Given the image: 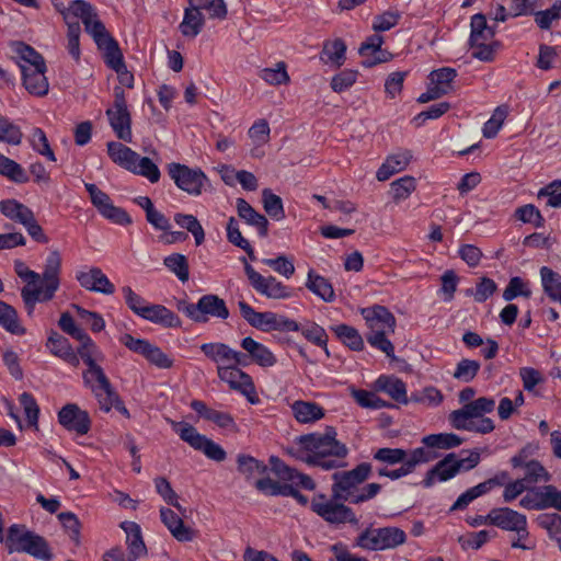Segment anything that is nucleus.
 Instances as JSON below:
<instances>
[{
	"instance_id": "1",
	"label": "nucleus",
	"mask_w": 561,
	"mask_h": 561,
	"mask_svg": "<svg viewBox=\"0 0 561 561\" xmlns=\"http://www.w3.org/2000/svg\"><path fill=\"white\" fill-rule=\"evenodd\" d=\"M336 431L327 428L324 433H310L297 437L294 442L293 454L299 460L320 467L323 470H332L343 466L347 456V447L336 439Z\"/></svg>"
},
{
	"instance_id": "2",
	"label": "nucleus",
	"mask_w": 561,
	"mask_h": 561,
	"mask_svg": "<svg viewBox=\"0 0 561 561\" xmlns=\"http://www.w3.org/2000/svg\"><path fill=\"white\" fill-rule=\"evenodd\" d=\"M15 61L21 71V81L25 90L33 96L43 98L48 94L49 82L46 77L47 66L44 57L32 46L22 42L12 45Z\"/></svg>"
},
{
	"instance_id": "3",
	"label": "nucleus",
	"mask_w": 561,
	"mask_h": 561,
	"mask_svg": "<svg viewBox=\"0 0 561 561\" xmlns=\"http://www.w3.org/2000/svg\"><path fill=\"white\" fill-rule=\"evenodd\" d=\"M360 314L369 330L367 342L388 357H393L394 347L387 335L394 332V316L380 305L363 308L360 309Z\"/></svg>"
},
{
	"instance_id": "4",
	"label": "nucleus",
	"mask_w": 561,
	"mask_h": 561,
	"mask_svg": "<svg viewBox=\"0 0 561 561\" xmlns=\"http://www.w3.org/2000/svg\"><path fill=\"white\" fill-rule=\"evenodd\" d=\"M60 253L57 250H53L46 257L41 286L26 285L22 288L21 296L30 314L33 312L37 302L53 299L60 285Z\"/></svg>"
},
{
	"instance_id": "5",
	"label": "nucleus",
	"mask_w": 561,
	"mask_h": 561,
	"mask_svg": "<svg viewBox=\"0 0 561 561\" xmlns=\"http://www.w3.org/2000/svg\"><path fill=\"white\" fill-rule=\"evenodd\" d=\"M179 310L197 323H206L210 318L226 320L229 317L225 300L214 294L202 296L196 304L181 301Z\"/></svg>"
},
{
	"instance_id": "6",
	"label": "nucleus",
	"mask_w": 561,
	"mask_h": 561,
	"mask_svg": "<svg viewBox=\"0 0 561 561\" xmlns=\"http://www.w3.org/2000/svg\"><path fill=\"white\" fill-rule=\"evenodd\" d=\"M238 307L241 317L252 328L262 331H288L289 329H297V322L273 311H256L244 300L238 301Z\"/></svg>"
},
{
	"instance_id": "7",
	"label": "nucleus",
	"mask_w": 561,
	"mask_h": 561,
	"mask_svg": "<svg viewBox=\"0 0 561 561\" xmlns=\"http://www.w3.org/2000/svg\"><path fill=\"white\" fill-rule=\"evenodd\" d=\"M171 427L183 442L193 449L203 453L207 458L218 462L226 459L225 449L213 439L201 434L193 425L186 422L171 421Z\"/></svg>"
},
{
	"instance_id": "8",
	"label": "nucleus",
	"mask_w": 561,
	"mask_h": 561,
	"mask_svg": "<svg viewBox=\"0 0 561 561\" xmlns=\"http://www.w3.org/2000/svg\"><path fill=\"white\" fill-rule=\"evenodd\" d=\"M371 466L363 462L350 471L335 472L333 474L332 494L340 501L352 502L358 485L370 474Z\"/></svg>"
},
{
	"instance_id": "9",
	"label": "nucleus",
	"mask_w": 561,
	"mask_h": 561,
	"mask_svg": "<svg viewBox=\"0 0 561 561\" xmlns=\"http://www.w3.org/2000/svg\"><path fill=\"white\" fill-rule=\"evenodd\" d=\"M337 501L339 499H334L333 495L332 499H329L320 493L312 497L310 507L312 512L329 524L356 523L357 518L354 512Z\"/></svg>"
},
{
	"instance_id": "10",
	"label": "nucleus",
	"mask_w": 561,
	"mask_h": 561,
	"mask_svg": "<svg viewBox=\"0 0 561 561\" xmlns=\"http://www.w3.org/2000/svg\"><path fill=\"white\" fill-rule=\"evenodd\" d=\"M240 366L237 364L217 366V376L231 390L244 396L250 403L256 404L259 397L252 377L243 371Z\"/></svg>"
},
{
	"instance_id": "11",
	"label": "nucleus",
	"mask_w": 561,
	"mask_h": 561,
	"mask_svg": "<svg viewBox=\"0 0 561 561\" xmlns=\"http://www.w3.org/2000/svg\"><path fill=\"white\" fill-rule=\"evenodd\" d=\"M168 173L181 191L193 196H199L208 183L207 175L201 169H192L181 163H170Z\"/></svg>"
},
{
	"instance_id": "12",
	"label": "nucleus",
	"mask_w": 561,
	"mask_h": 561,
	"mask_svg": "<svg viewBox=\"0 0 561 561\" xmlns=\"http://www.w3.org/2000/svg\"><path fill=\"white\" fill-rule=\"evenodd\" d=\"M106 115L116 136L126 142H131L130 114L125 93L119 87L114 89V103L106 110Z\"/></svg>"
},
{
	"instance_id": "13",
	"label": "nucleus",
	"mask_w": 561,
	"mask_h": 561,
	"mask_svg": "<svg viewBox=\"0 0 561 561\" xmlns=\"http://www.w3.org/2000/svg\"><path fill=\"white\" fill-rule=\"evenodd\" d=\"M92 205L99 214L113 224L127 226L131 224L129 215L121 207L113 204L111 197L93 183L84 184Z\"/></svg>"
},
{
	"instance_id": "14",
	"label": "nucleus",
	"mask_w": 561,
	"mask_h": 561,
	"mask_svg": "<svg viewBox=\"0 0 561 561\" xmlns=\"http://www.w3.org/2000/svg\"><path fill=\"white\" fill-rule=\"evenodd\" d=\"M494 408V399L481 397L466 403L461 409L453 411L449 414V422L456 430L469 428V422L483 417L484 414L491 413Z\"/></svg>"
},
{
	"instance_id": "15",
	"label": "nucleus",
	"mask_w": 561,
	"mask_h": 561,
	"mask_svg": "<svg viewBox=\"0 0 561 561\" xmlns=\"http://www.w3.org/2000/svg\"><path fill=\"white\" fill-rule=\"evenodd\" d=\"M244 272L251 286L260 295L270 299H287L291 297V289L274 276H263L248 263L244 264Z\"/></svg>"
},
{
	"instance_id": "16",
	"label": "nucleus",
	"mask_w": 561,
	"mask_h": 561,
	"mask_svg": "<svg viewBox=\"0 0 561 561\" xmlns=\"http://www.w3.org/2000/svg\"><path fill=\"white\" fill-rule=\"evenodd\" d=\"M83 381L94 393L101 409H108L114 399V389L100 365L88 367Z\"/></svg>"
},
{
	"instance_id": "17",
	"label": "nucleus",
	"mask_w": 561,
	"mask_h": 561,
	"mask_svg": "<svg viewBox=\"0 0 561 561\" xmlns=\"http://www.w3.org/2000/svg\"><path fill=\"white\" fill-rule=\"evenodd\" d=\"M436 455L424 447H417L409 453V457L397 469L389 470L387 468H379L377 473L379 477H387L390 480H399L407 477L414 471L415 467L420 463L430 462L435 459Z\"/></svg>"
},
{
	"instance_id": "18",
	"label": "nucleus",
	"mask_w": 561,
	"mask_h": 561,
	"mask_svg": "<svg viewBox=\"0 0 561 561\" xmlns=\"http://www.w3.org/2000/svg\"><path fill=\"white\" fill-rule=\"evenodd\" d=\"M58 421L66 430L78 435H85L91 427V420L87 411L75 403H68L58 412Z\"/></svg>"
},
{
	"instance_id": "19",
	"label": "nucleus",
	"mask_w": 561,
	"mask_h": 561,
	"mask_svg": "<svg viewBox=\"0 0 561 561\" xmlns=\"http://www.w3.org/2000/svg\"><path fill=\"white\" fill-rule=\"evenodd\" d=\"M201 351L217 366L230 364L247 365L243 353L221 342L204 343L201 345Z\"/></svg>"
},
{
	"instance_id": "20",
	"label": "nucleus",
	"mask_w": 561,
	"mask_h": 561,
	"mask_svg": "<svg viewBox=\"0 0 561 561\" xmlns=\"http://www.w3.org/2000/svg\"><path fill=\"white\" fill-rule=\"evenodd\" d=\"M76 279L81 287L89 291L112 295L115 286L100 267H84L77 272Z\"/></svg>"
},
{
	"instance_id": "21",
	"label": "nucleus",
	"mask_w": 561,
	"mask_h": 561,
	"mask_svg": "<svg viewBox=\"0 0 561 561\" xmlns=\"http://www.w3.org/2000/svg\"><path fill=\"white\" fill-rule=\"evenodd\" d=\"M489 524L507 531H524L527 518L524 514L510 507H497L489 512Z\"/></svg>"
},
{
	"instance_id": "22",
	"label": "nucleus",
	"mask_w": 561,
	"mask_h": 561,
	"mask_svg": "<svg viewBox=\"0 0 561 561\" xmlns=\"http://www.w3.org/2000/svg\"><path fill=\"white\" fill-rule=\"evenodd\" d=\"M240 346L245 352L247 362L249 358L251 363L263 368L273 367L277 363L276 355L266 345L251 336L243 337L240 341Z\"/></svg>"
},
{
	"instance_id": "23",
	"label": "nucleus",
	"mask_w": 561,
	"mask_h": 561,
	"mask_svg": "<svg viewBox=\"0 0 561 561\" xmlns=\"http://www.w3.org/2000/svg\"><path fill=\"white\" fill-rule=\"evenodd\" d=\"M191 408L199 417L213 422L219 428L229 432H238V425L230 413L209 408L199 400H193Z\"/></svg>"
},
{
	"instance_id": "24",
	"label": "nucleus",
	"mask_w": 561,
	"mask_h": 561,
	"mask_svg": "<svg viewBox=\"0 0 561 561\" xmlns=\"http://www.w3.org/2000/svg\"><path fill=\"white\" fill-rule=\"evenodd\" d=\"M458 473L456 455L448 454L426 473L422 483L425 488H431L437 482H445L453 479Z\"/></svg>"
},
{
	"instance_id": "25",
	"label": "nucleus",
	"mask_w": 561,
	"mask_h": 561,
	"mask_svg": "<svg viewBox=\"0 0 561 561\" xmlns=\"http://www.w3.org/2000/svg\"><path fill=\"white\" fill-rule=\"evenodd\" d=\"M374 388L376 391L387 393L394 401L408 404L410 398H408V390L405 383L394 376L381 375L375 382Z\"/></svg>"
},
{
	"instance_id": "26",
	"label": "nucleus",
	"mask_w": 561,
	"mask_h": 561,
	"mask_svg": "<svg viewBox=\"0 0 561 561\" xmlns=\"http://www.w3.org/2000/svg\"><path fill=\"white\" fill-rule=\"evenodd\" d=\"M121 528L126 534V546L131 561L147 554V547L142 540L140 526L135 522H123Z\"/></svg>"
},
{
	"instance_id": "27",
	"label": "nucleus",
	"mask_w": 561,
	"mask_h": 561,
	"mask_svg": "<svg viewBox=\"0 0 561 561\" xmlns=\"http://www.w3.org/2000/svg\"><path fill=\"white\" fill-rule=\"evenodd\" d=\"M139 317L144 320L160 324L167 328L179 327L181 321L179 317L162 305L147 302Z\"/></svg>"
},
{
	"instance_id": "28",
	"label": "nucleus",
	"mask_w": 561,
	"mask_h": 561,
	"mask_svg": "<svg viewBox=\"0 0 561 561\" xmlns=\"http://www.w3.org/2000/svg\"><path fill=\"white\" fill-rule=\"evenodd\" d=\"M412 159L409 150H399L387 157L376 173L378 181H387L393 174L405 170Z\"/></svg>"
},
{
	"instance_id": "29",
	"label": "nucleus",
	"mask_w": 561,
	"mask_h": 561,
	"mask_svg": "<svg viewBox=\"0 0 561 561\" xmlns=\"http://www.w3.org/2000/svg\"><path fill=\"white\" fill-rule=\"evenodd\" d=\"M295 420L300 424H311L322 420L325 415L324 409L312 401L297 400L290 404Z\"/></svg>"
},
{
	"instance_id": "30",
	"label": "nucleus",
	"mask_w": 561,
	"mask_h": 561,
	"mask_svg": "<svg viewBox=\"0 0 561 561\" xmlns=\"http://www.w3.org/2000/svg\"><path fill=\"white\" fill-rule=\"evenodd\" d=\"M160 517L176 540L186 542L194 539V530L186 527L179 515L172 510L162 507L160 510Z\"/></svg>"
},
{
	"instance_id": "31",
	"label": "nucleus",
	"mask_w": 561,
	"mask_h": 561,
	"mask_svg": "<svg viewBox=\"0 0 561 561\" xmlns=\"http://www.w3.org/2000/svg\"><path fill=\"white\" fill-rule=\"evenodd\" d=\"M46 346L53 355L61 358L72 366H78L79 357L65 336L57 332H51L47 339Z\"/></svg>"
},
{
	"instance_id": "32",
	"label": "nucleus",
	"mask_w": 561,
	"mask_h": 561,
	"mask_svg": "<svg viewBox=\"0 0 561 561\" xmlns=\"http://www.w3.org/2000/svg\"><path fill=\"white\" fill-rule=\"evenodd\" d=\"M346 45L341 38L329 39L323 43L320 60L334 68L341 67L345 61Z\"/></svg>"
},
{
	"instance_id": "33",
	"label": "nucleus",
	"mask_w": 561,
	"mask_h": 561,
	"mask_svg": "<svg viewBox=\"0 0 561 561\" xmlns=\"http://www.w3.org/2000/svg\"><path fill=\"white\" fill-rule=\"evenodd\" d=\"M237 211L241 219L257 229L261 237H265L267 234V219L265 216L257 213L245 199H237Z\"/></svg>"
},
{
	"instance_id": "34",
	"label": "nucleus",
	"mask_w": 561,
	"mask_h": 561,
	"mask_svg": "<svg viewBox=\"0 0 561 561\" xmlns=\"http://www.w3.org/2000/svg\"><path fill=\"white\" fill-rule=\"evenodd\" d=\"M205 16L203 12L185 8L179 30L184 37L195 38L204 28Z\"/></svg>"
},
{
	"instance_id": "35",
	"label": "nucleus",
	"mask_w": 561,
	"mask_h": 561,
	"mask_svg": "<svg viewBox=\"0 0 561 561\" xmlns=\"http://www.w3.org/2000/svg\"><path fill=\"white\" fill-rule=\"evenodd\" d=\"M444 393L434 386H425L411 393L410 401L427 409H436L444 402Z\"/></svg>"
},
{
	"instance_id": "36",
	"label": "nucleus",
	"mask_w": 561,
	"mask_h": 561,
	"mask_svg": "<svg viewBox=\"0 0 561 561\" xmlns=\"http://www.w3.org/2000/svg\"><path fill=\"white\" fill-rule=\"evenodd\" d=\"M331 330L337 339L352 351L358 352L364 348V340L358 330L354 327L341 323L331 327Z\"/></svg>"
},
{
	"instance_id": "37",
	"label": "nucleus",
	"mask_w": 561,
	"mask_h": 561,
	"mask_svg": "<svg viewBox=\"0 0 561 561\" xmlns=\"http://www.w3.org/2000/svg\"><path fill=\"white\" fill-rule=\"evenodd\" d=\"M33 531L28 530L25 526L20 524H13L9 527L5 547L9 553L23 552L22 548H25L27 541Z\"/></svg>"
},
{
	"instance_id": "38",
	"label": "nucleus",
	"mask_w": 561,
	"mask_h": 561,
	"mask_svg": "<svg viewBox=\"0 0 561 561\" xmlns=\"http://www.w3.org/2000/svg\"><path fill=\"white\" fill-rule=\"evenodd\" d=\"M288 331L300 332L306 340L324 348L327 354H329L327 348L328 334L321 325L314 322L297 323V329H289Z\"/></svg>"
},
{
	"instance_id": "39",
	"label": "nucleus",
	"mask_w": 561,
	"mask_h": 561,
	"mask_svg": "<svg viewBox=\"0 0 561 561\" xmlns=\"http://www.w3.org/2000/svg\"><path fill=\"white\" fill-rule=\"evenodd\" d=\"M0 327L11 334L24 335L26 333V329L19 320L16 310L2 300H0Z\"/></svg>"
},
{
	"instance_id": "40",
	"label": "nucleus",
	"mask_w": 561,
	"mask_h": 561,
	"mask_svg": "<svg viewBox=\"0 0 561 561\" xmlns=\"http://www.w3.org/2000/svg\"><path fill=\"white\" fill-rule=\"evenodd\" d=\"M457 71L450 67H444L430 73V84L440 94L445 95L453 90V82Z\"/></svg>"
},
{
	"instance_id": "41",
	"label": "nucleus",
	"mask_w": 561,
	"mask_h": 561,
	"mask_svg": "<svg viewBox=\"0 0 561 561\" xmlns=\"http://www.w3.org/2000/svg\"><path fill=\"white\" fill-rule=\"evenodd\" d=\"M80 346L77 350L79 355L88 367L99 365L103 362L105 356L94 341L87 334L80 340Z\"/></svg>"
},
{
	"instance_id": "42",
	"label": "nucleus",
	"mask_w": 561,
	"mask_h": 561,
	"mask_svg": "<svg viewBox=\"0 0 561 561\" xmlns=\"http://www.w3.org/2000/svg\"><path fill=\"white\" fill-rule=\"evenodd\" d=\"M0 213L8 219L22 225L33 211L16 199L8 198L0 202Z\"/></svg>"
},
{
	"instance_id": "43",
	"label": "nucleus",
	"mask_w": 561,
	"mask_h": 561,
	"mask_svg": "<svg viewBox=\"0 0 561 561\" xmlns=\"http://www.w3.org/2000/svg\"><path fill=\"white\" fill-rule=\"evenodd\" d=\"M306 287L327 302H331L335 299L331 283L325 277L314 274L312 271L308 273Z\"/></svg>"
},
{
	"instance_id": "44",
	"label": "nucleus",
	"mask_w": 561,
	"mask_h": 561,
	"mask_svg": "<svg viewBox=\"0 0 561 561\" xmlns=\"http://www.w3.org/2000/svg\"><path fill=\"white\" fill-rule=\"evenodd\" d=\"M107 152L111 159L122 168L130 171L135 160L138 159V153L121 142H108Z\"/></svg>"
},
{
	"instance_id": "45",
	"label": "nucleus",
	"mask_w": 561,
	"mask_h": 561,
	"mask_svg": "<svg viewBox=\"0 0 561 561\" xmlns=\"http://www.w3.org/2000/svg\"><path fill=\"white\" fill-rule=\"evenodd\" d=\"M540 278L547 296L552 300L561 302V275L548 266H542L540 268Z\"/></svg>"
},
{
	"instance_id": "46",
	"label": "nucleus",
	"mask_w": 561,
	"mask_h": 561,
	"mask_svg": "<svg viewBox=\"0 0 561 561\" xmlns=\"http://www.w3.org/2000/svg\"><path fill=\"white\" fill-rule=\"evenodd\" d=\"M424 448L450 449L462 444V439L454 433H438L422 438Z\"/></svg>"
},
{
	"instance_id": "47",
	"label": "nucleus",
	"mask_w": 561,
	"mask_h": 561,
	"mask_svg": "<svg viewBox=\"0 0 561 561\" xmlns=\"http://www.w3.org/2000/svg\"><path fill=\"white\" fill-rule=\"evenodd\" d=\"M350 393L355 402L364 409L379 410L383 408H389L385 400L377 396L374 391L357 389L354 387L350 388Z\"/></svg>"
},
{
	"instance_id": "48",
	"label": "nucleus",
	"mask_w": 561,
	"mask_h": 561,
	"mask_svg": "<svg viewBox=\"0 0 561 561\" xmlns=\"http://www.w3.org/2000/svg\"><path fill=\"white\" fill-rule=\"evenodd\" d=\"M30 145L34 151L45 157L47 160L55 162L56 156L50 148L45 131L39 127H34L28 137Z\"/></svg>"
},
{
	"instance_id": "49",
	"label": "nucleus",
	"mask_w": 561,
	"mask_h": 561,
	"mask_svg": "<svg viewBox=\"0 0 561 561\" xmlns=\"http://www.w3.org/2000/svg\"><path fill=\"white\" fill-rule=\"evenodd\" d=\"M470 26V44L480 42H491L493 39L494 32L488 26L485 16L483 14H474L471 18Z\"/></svg>"
},
{
	"instance_id": "50",
	"label": "nucleus",
	"mask_w": 561,
	"mask_h": 561,
	"mask_svg": "<svg viewBox=\"0 0 561 561\" xmlns=\"http://www.w3.org/2000/svg\"><path fill=\"white\" fill-rule=\"evenodd\" d=\"M129 172L144 176L151 183H157L161 176L158 165L148 157H140L139 154Z\"/></svg>"
},
{
	"instance_id": "51",
	"label": "nucleus",
	"mask_w": 561,
	"mask_h": 561,
	"mask_svg": "<svg viewBox=\"0 0 561 561\" xmlns=\"http://www.w3.org/2000/svg\"><path fill=\"white\" fill-rule=\"evenodd\" d=\"M381 535V549L392 550L407 541V534L403 529L394 526L379 527Z\"/></svg>"
},
{
	"instance_id": "52",
	"label": "nucleus",
	"mask_w": 561,
	"mask_h": 561,
	"mask_svg": "<svg viewBox=\"0 0 561 561\" xmlns=\"http://www.w3.org/2000/svg\"><path fill=\"white\" fill-rule=\"evenodd\" d=\"M502 296L505 301H512L517 297L530 298V283L519 276H514L510 279Z\"/></svg>"
},
{
	"instance_id": "53",
	"label": "nucleus",
	"mask_w": 561,
	"mask_h": 561,
	"mask_svg": "<svg viewBox=\"0 0 561 561\" xmlns=\"http://www.w3.org/2000/svg\"><path fill=\"white\" fill-rule=\"evenodd\" d=\"M0 174L14 183H25L27 181L24 169L2 153H0Z\"/></svg>"
},
{
	"instance_id": "54",
	"label": "nucleus",
	"mask_w": 561,
	"mask_h": 561,
	"mask_svg": "<svg viewBox=\"0 0 561 561\" xmlns=\"http://www.w3.org/2000/svg\"><path fill=\"white\" fill-rule=\"evenodd\" d=\"M174 221L193 234L196 245L204 242L205 231L195 216L178 213L174 215Z\"/></svg>"
},
{
	"instance_id": "55",
	"label": "nucleus",
	"mask_w": 561,
	"mask_h": 561,
	"mask_svg": "<svg viewBox=\"0 0 561 561\" xmlns=\"http://www.w3.org/2000/svg\"><path fill=\"white\" fill-rule=\"evenodd\" d=\"M355 547L367 551H382L379 528H366L355 539Z\"/></svg>"
},
{
	"instance_id": "56",
	"label": "nucleus",
	"mask_w": 561,
	"mask_h": 561,
	"mask_svg": "<svg viewBox=\"0 0 561 561\" xmlns=\"http://www.w3.org/2000/svg\"><path fill=\"white\" fill-rule=\"evenodd\" d=\"M83 24L85 32L92 36L98 47L114 39L106 31L104 24L99 20L95 12Z\"/></svg>"
},
{
	"instance_id": "57",
	"label": "nucleus",
	"mask_w": 561,
	"mask_h": 561,
	"mask_svg": "<svg viewBox=\"0 0 561 561\" xmlns=\"http://www.w3.org/2000/svg\"><path fill=\"white\" fill-rule=\"evenodd\" d=\"M22 550L39 560H49L53 557L47 541L35 533H32L27 545Z\"/></svg>"
},
{
	"instance_id": "58",
	"label": "nucleus",
	"mask_w": 561,
	"mask_h": 561,
	"mask_svg": "<svg viewBox=\"0 0 561 561\" xmlns=\"http://www.w3.org/2000/svg\"><path fill=\"white\" fill-rule=\"evenodd\" d=\"M22 138L21 128L7 116L0 114V141L18 146L21 144Z\"/></svg>"
},
{
	"instance_id": "59",
	"label": "nucleus",
	"mask_w": 561,
	"mask_h": 561,
	"mask_svg": "<svg viewBox=\"0 0 561 561\" xmlns=\"http://www.w3.org/2000/svg\"><path fill=\"white\" fill-rule=\"evenodd\" d=\"M416 188V181L413 176L405 175L390 185V194L396 202H401L410 197Z\"/></svg>"
},
{
	"instance_id": "60",
	"label": "nucleus",
	"mask_w": 561,
	"mask_h": 561,
	"mask_svg": "<svg viewBox=\"0 0 561 561\" xmlns=\"http://www.w3.org/2000/svg\"><path fill=\"white\" fill-rule=\"evenodd\" d=\"M262 201L264 210L274 220H282L285 218V211L282 198L274 194L271 190H263Z\"/></svg>"
},
{
	"instance_id": "61",
	"label": "nucleus",
	"mask_w": 561,
	"mask_h": 561,
	"mask_svg": "<svg viewBox=\"0 0 561 561\" xmlns=\"http://www.w3.org/2000/svg\"><path fill=\"white\" fill-rule=\"evenodd\" d=\"M508 115L507 106H497L491 117L484 123L482 133L488 139L494 138L502 128Z\"/></svg>"
},
{
	"instance_id": "62",
	"label": "nucleus",
	"mask_w": 561,
	"mask_h": 561,
	"mask_svg": "<svg viewBox=\"0 0 561 561\" xmlns=\"http://www.w3.org/2000/svg\"><path fill=\"white\" fill-rule=\"evenodd\" d=\"M227 239L233 245L245 251L251 260H254V250L249 241L242 237L238 221L233 217H230L227 224Z\"/></svg>"
},
{
	"instance_id": "63",
	"label": "nucleus",
	"mask_w": 561,
	"mask_h": 561,
	"mask_svg": "<svg viewBox=\"0 0 561 561\" xmlns=\"http://www.w3.org/2000/svg\"><path fill=\"white\" fill-rule=\"evenodd\" d=\"M163 264L169 271L174 273L182 283L188 280V263L183 254L173 253L171 255H168L164 257Z\"/></svg>"
},
{
	"instance_id": "64",
	"label": "nucleus",
	"mask_w": 561,
	"mask_h": 561,
	"mask_svg": "<svg viewBox=\"0 0 561 561\" xmlns=\"http://www.w3.org/2000/svg\"><path fill=\"white\" fill-rule=\"evenodd\" d=\"M237 463L239 472L247 478L262 476L267 470L266 465L248 455H239Z\"/></svg>"
}]
</instances>
